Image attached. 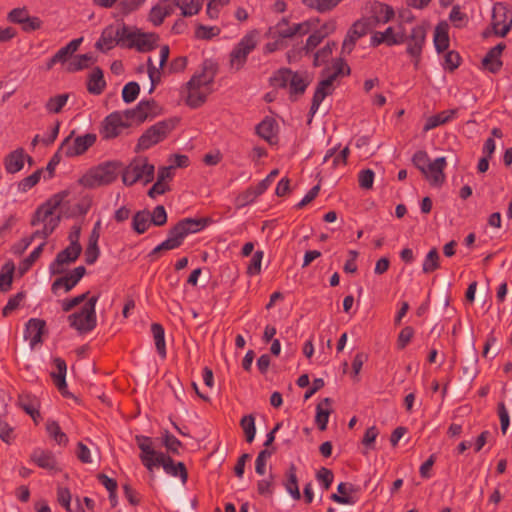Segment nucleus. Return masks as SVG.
<instances>
[{
	"mask_svg": "<svg viewBox=\"0 0 512 512\" xmlns=\"http://www.w3.org/2000/svg\"><path fill=\"white\" fill-rule=\"evenodd\" d=\"M135 440L141 450L139 458L149 472H153L154 467L162 466L166 473L179 476L183 483L187 482L188 472L183 462L174 463L170 456L157 452L148 436L137 435Z\"/></svg>",
	"mask_w": 512,
	"mask_h": 512,
	"instance_id": "nucleus-1",
	"label": "nucleus"
},
{
	"mask_svg": "<svg viewBox=\"0 0 512 512\" xmlns=\"http://www.w3.org/2000/svg\"><path fill=\"white\" fill-rule=\"evenodd\" d=\"M68 195L69 191L63 190L53 195L49 200L37 208L32 217L31 225L36 226L37 224L43 222L44 227L42 230H36L32 234L34 239L43 238L45 240L49 235L53 233L61 220L60 216L53 217L54 211L61 206L62 202Z\"/></svg>",
	"mask_w": 512,
	"mask_h": 512,
	"instance_id": "nucleus-2",
	"label": "nucleus"
},
{
	"mask_svg": "<svg viewBox=\"0 0 512 512\" xmlns=\"http://www.w3.org/2000/svg\"><path fill=\"white\" fill-rule=\"evenodd\" d=\"M122 162L118 160L106 161L90 168L79 180L85 188L94 189L107 186L115 182L121 174Z\"/></svg>",
	"mask_w": 512,
	"mask_h": 512,
	"instance_id": "nucleus-3",
	"label": "nucleus"
},
{
	"mask_svg": "<svg viewBox=\"0 0 512 512\" xmlns=\"http://www.w3.org/2000/svg\"><path fill=\"white\" fill-rule=\"evenodd\" d=\"M155 166L148 162L144 156L135 157L127 166L122 165V182L126 186H132L138 181L146 185L153 181Z\"/></svg>",
	"mask_w": 512,
	"mask_h": 512,
	"instance_id": "nucleus-4",
	"label": "nucleus"
},
{
	"mask_svg": "<svg viewBox=\"0 0 512 512\" xmlns=\"http://www.w3.org/2000/svg\"><path fill=\"white\" fill-rule=\"evenodd\" d=\"M179 123L178 118H169L147 128L139 137L135 152L145 151L165 140Z\"/></svg>",
	"mask_w": 512,
	"mask_h": 512,
	"instance_id": "nucleus-5",
	"label": "nucleus"
},
{
	"mask_svg": "<svg viewBox=\"0 0 512 512\" xmlns=\"http://www.w3.org/2000/svg\"><path fill=\"white\" fill-rule=\"evenodd\" d=\"M99 296L90 297L78 312L68 316V322L72 328L80 334L92 331L97 325L96 303Z\"/></svg>",
	"mask_w": 512,
	"mask_h": 512,
	"instance_id": "nucleus-6",
	"label": "nucleus"
},
{
	"mask_svg": "<svg viewBox=\"0 0 512 512\" xmlns=\"http://www.w3.org/2000/svg\"><path fill=\"white\" fill-rule=\"evenodd\" d=\"M210 222V218H184L169 229L168 235L171 236L178 247H180L189 234L201 231Z\"/></svg>",
	"mask_w": 512,
	"mask_h": 512,
	"instance_id": "nucleus-7",
	"label": "nucleus"
},
{
	"mask_svg": "<svg viewBox=\"0 0 512 512\" xmlns=\"http://www.w3.org/2000/svg\"><path fill=\"white\" fill-rule=\"evenodd\" d=\"M74 131L70 133L61 143L59 151H64V154L68 158L77 157L83 155L90 147H92L97 140V135L94 133H86L81 136H77L72 141Z\"/></svg>",
	"mask_w": 512,
	"mask_h": 512,
	"instance_id": "nucleus-8",
	"label": "nucleus"
},
{
	"mask_svg": "<svg viewBox=\"0 0 512 512\" xmlns=\"http://www.w3.org/2000/svg\"><path fill=\"white\" fill-rule=\"evenodd\" d=\"M467 345L469 348L468 351V361L466 365L463 367V379L461 382L454 386V394H460L463 391H467L470 389L472 382L478 375V356L474 346V341L467 340Z\"/></svg>",
	"mask_w": 512,
	"mask_h": 512,
	"instance_id": "nucleus-9",
	"label": "nucleus"
},
{
	"mask_svg": "<svg viewBox=\"0 0 512 512\" xmlns=\"http://www.w3.org/2000/svg\"><path fill=\"white\" fill-rule=\"evenodd\" d=\"M426 33L427 31L422 25L413 27L409 35L403 32L404 43L407 44L406 52L413 59L416 69L420 63L422 49L426 41Z\"/></svg>",
	"mask_w": 512,
	"mask_h": 512,
	"instance_id": "nucleus-10",
	"label": "nucleus"
},
{
	"mask_svg": "<svg viewBox=\"0 0 512 512\" xmlns=\"http://www.w3.org/2000/svg\"><path fill=\"white\" fill-rule=\"evenodd\" d=\"M256 36V31L246 34L230 53V65L236 71L244 66L247 56L255 49L257 45Z\"/></svg>",
	"mask_w": 512,
	"mask_h": 512,
	"instance_id": "nucleus-11",
	"label": "nucleus"
},
{
	"mask_svg": "<svg viewBox=\"0 0 512 512\" xmlns=\"http://www.w3.org/2000/svg\"><path fill=\"white\" fill-rule=\"evenodd\" d=\"M129 127H131V123L124 121L121 112L115 111L103 119L99 127V134L103 140H112L120 136L122 131Z\"/></svg>",
	"mask_w": 512,
	"mask_h": 512,
	"instance_id": "nucleus-12",
	"label": "nucleus"
},
{
	"mask_svg": "<svg viewBox=\"0 0 512 512\" xmlns=\"http://www.w3.org/2000/svg\"><path fill=\"white\" fill-rule=\"evenodd\" d=\"M491 26L495 35L505 37L512 27V10L501 3L495 4Z\"/></svg>",
	"mask_w": 512,
	"mask_h": 512,
	"instance_id": "nucleus-13",
	"label": "nucleus"
},
{
	"mask_svg": "<svg viewBox=\"0 0 512 512\" xmlns=\"http://www.w3.org/2000/svg\"><path fill=\"white\" fill-rule=\"evenodd\" d=\"M218 72V64L212 59H205L200 73L194 74L186 83V87H196L208 91Z\"/></svg>",
	"mask_w": 512,
	"mask_h": 512,
	"instance_id": "nucleus-14",
	"label": "nucleus"
},
{
	"mask_svg": "<svg viewBox=\"0 0 512 512\" xmlns=\"http://www.w3.org/2000/svg\"><path fill=\"white\" fill-rule=\"evenodd\" d=\"M82 252V247L68 245L65 249L60 251L54 261L50 264L49 270L52 275H59L64 273V265L75 262Z\"/></svg>",
	"mask_w": 512,
	"mask_h": 512,
	"instance_id": "nucleus-15",
	"label": "nucleus"
},
{
	"mask_svg": "<svg viewBox=\"0 0 512 512\" xmlns=\"http://www.w3.org/2000/svg\"><path fill=\"white\" fill-rule=\"evenodd\" d=\"M335 80L333 77H330L329 75L325 78L319 81L316 90L314 92L312 103L309 111V119L308 124H311L312 118L319 109V106L321 102L325 99L326 96H329L333 93L334 87L333 82Z\"/></svg>",
	"mask_w": 512,
	"mask_h": 512,
	"instance_id": "nucleus-16",
	"label": "nucleus"
},
{
	"mask_svg": "<svg viewBox=\"0 0 512 512\" xmlns=\"http://www.w3.org/2000/svg\"><path fill=\"white\" fill-rule=\"evenodd\" d=\"M178 6V0H160L149 12L148 20L154 26H160L164 19L172 15Z\"/></svg>",
	"mask_w": 512,
	"mask_h": 512,
	"instance_id": "nucleus-17",
	"label": "nucleus"
},
{
	"mask_svg": "<svg viewBox=\"0 0 512 512\" xmlns=\"http://www.w3.org/2000/svg\"><path fill=\"white\" fill-rule=\"evenodd\" d=\"M369 29V24L366 21H356L347 32L342 44L341 52L343 54H350L355 47L356 41L365 36Z\"/></svg>",
	"mask_w": 512,
	"mask_h": 512,
	"instance_id": "nucleus-18",
	"label": "nucleus"
},
{
	"mask_svg": "<svg viewBox=\"0 0 512 512\" xmlns=\"http://www.w3.org/2000/svg\"><path fill=\"white\" fill-rule=\"evenodd\" d=\"M160 37L155 32H143L137 28L134 43L131 44L132 49H136L140 53L153 51L159 45Z\"/></svg>",
	"mask_w": 512,
	"mask_h": 512,
	"instance_id": "nucleus-19",
	"label": "nucleus"
},
{
	"mask_svg": "<svg viewBox=\"0 0 512 512\" xmlns=\"http://www.w3.org/2000/svg\"><path fill=\"white\" fill-rule=\"evenodd\" d=\"M447 161L445 157H439L433 162H430L425 169V173H422L428 180L431 186L440 187L445 182L444 168L446 167Z\"/></svg>",
	"mask_w": 512,
	"mask_h": 512,
	"instance_id": "nucleus-20",
	"label": "nucleus"
},
{
	"mask_svg": "<svg viewBox=\"0 0 512 512\" xmlns=\"http://www.w3.org/2000/svg\"><path fill=\"white\" fill-rule=\"evenodd\" d=\"M46 322L43 319L31 318L25 325L24 337L30 340V348L34 349L43 342L42 335L45 332Z\"/></svg>",
	"mask_w": 512,
	"mask_h": 512,
	"instance_id": "nucleus-21",
	"label": "nucleus"
},
{
	"mask_svg": "<svg viewBox=\"0 0 512 512\" xmlns=\"http://www.w3.org/2000/svg\"><path fill=\"white\" fill-rule=\"evenodd\" d=\"M30 460L42 469L53 472L61 471L54 453L50 450L35 449L30 455Z\"/></svg>",
	"mask_w": 512,
	"mask_h": 512,
	"instance_id": "nucleus-22",
	"label": "nucleus"
},
{
	"mask_svg": "<svg viewBox=\"0 0 512 512\" xmlns=\"http://www.w3.org/2000/svg\"><path fill=\"white\" fill-rule=\"evenodd\" d=\"M310 31V24L308 21L289 26L286 18H282L275 27V34L279 38H291L296 34L305 35Z\"/></svg>",
	"mask_w": 512,
	"mask_h": 512,
	"instance_id": "nucleus-23",
	"label": "nucleus"
},
{
	"mask_svg": "<svg viewBox=\"0 0 512 512\" xmlns=\"http://www.w3.org/2000/svg\"><path fill=\"white\" fill-rule=\"evenodd\" d=\"M505 48L506 45L503 42L492 47L482 59V66L489 72L494 74L500 71L503 65V62L501 61L500 57Z\"/></svg>",
	"mask_w": 512,
	"mask_h": 512,
	"instance_id": "nucleus-24",
	"label": "nucleus"
},
{
	"mask_svg": "<svg viewBox=\"0 0 512 512\" xmlns=\"http://www.w3.org/2000/svg\"><path fill=\"white\" fill-rule=\"evenodd\" d=\"M116 38L117 25H108L102 30L99 39L95 43V48L106 53L116 47Z\"/></svg>",
	"mask_w": 512,
	"mask_h": 512,
	"instance_id": "nucleus-25",
	"label": "nucleus"
},
{
	"mask_svg": "<svg viewBox=\"0 0 512 512\" xmlns=\"http://www.w3.org/2000/svg\"><path fill=\"white\" fill-rule=\"evenodd\" d=\"M158 104L155 100H142L135 107L136 110V123L142 124L146 120L155 117L158 112Z\"/></svg>",
	"mask_w": 512,
	"mask_h": 512,
	"instance_id": "nucleus-26",
	"label": "nucleus"
},
{
	"mask_svg": "<svg viewBox=\"0 0 512 512\" xmlns=\"http://www.w3.org/2000/svg\"><path fill=\"white\" fill-rule=\"evenodd\" d=\"M332 402L331 398L326 397L316 406L315 422L320 431H325L327 429L329 416L333 412L331 409Z\"/></svg>",
	"mask_w": 512,
	"mask_h": 512,
	"instance_id": "nucleus-27",
	"label": "nucleus"
},
{
	"mask_svg": "<svg viewBox=\"0 0 512 512\" xmlns=\"http://www.w3.org/2000/svg\"><path fill=\"white\" fill-rule=\"evenodd\" d=\"M137 27L128 26L125 23L117 25L116 46L123 49H132L131 44L134 43Z\"/></svg>",
	"mask_w": 512,
	"mask_h": 512,
	"instance_id": "nucleus-28",
	"label": "nucleus"
},
{
	"mask_svg": "<svg viewBox=\"0 0 512 512\" xmlns=\"http://www.w3.org/2000/svg\"><path fill=\"white\" fill-rule=\"evenodd\" d=\"M57 372H51L50 376L54 381V384L58 388V390L64 395H68V392L66 391L67 383L65 380L66 372H67V365L64 359L60 357H56L53 360Z\"/></svg>",
	"mask_w": 512,
	"mask_h": 512,
	"instance_id": "nucleus-29",
	"label": "nucleus"
},
{
	"mask_svg": "<svg viewBox=\"0 0 512 512\" xmlns=\"http://www.w3.org/2000/svg\"><path fill=\"white\" fill-rule=\"evenodd\" d=\"M25 153L23 148H17L4 158V166L8 173L19 172L24 166Z\"/></svg>",
	"mask_w": 512,
	"mask_h": 512,
	"instance_id": "nucleus-30",
	"label": "nucleus"
},
{
	"mask_svg": "<svg viewBox=\"0 0 512 512\" xmlns=\"http://www.w3.org/2000/svg\"><path fill=\"white\" fill-rule=\"evenodd\" d=\"M276 128V121L273 118L266 117L256 126V133L268 143L273 144V139H276Z\"/></svg>",
	"mask_w": 512,
	"mask_h": 512,
	"instance_id": "nucleus-31",
	"label": "nucleus"
},
{
	"mask_svg": "<svg viewBox=\"0 0 512 512\" xmlns=\"http://www.w3.org/2000/svg\"><path fill=\"white\" fill-rule=\"evenodd\" d=\"M105 86L106 82L104 80L102 69L100 67H95L88 78V92L93 95H100L105 89Z\"/></svg>",
	"mask_w": 512,
	"mask_h": 512,
	"instance_id": "nucleus-32",
	"label": "nucleus"
},
{
	"mask_svg": "<svg viewBox=\"0 0 512 512\" xmlns=\"http://www.w3.org/2000/svg\"><path fill=\"white\" fill-rule=\"evenodd\" d=\"M309 80L306 77H303L298 72H292L290 83H289V92H290V99L296 100V97L298 95L304 94L307 87L309 86Z\"/></svg>",
	"mask_w": 512,
	"mask_h": 512,
	"instance_id": "nucleus-33",
	"label": "nucleus"
},
{
	"mask_svg": "<svg viewBox=\"0 0 512 512\" xmlns=\"http://www.w3.org/2000/svg\"><path fill=\"white\" fill-rule=\"evenodd\" d=\"M338 493H333L330 499L339 504H353L355 501L352 497L348 496L349 493H355L358 489L348 483L341 482L337 487Z\"/></svg>",
	"mask_w": 512,
	"mask_h": 512,
	"instance_id": "nucleus-34",
	"label": "nucleus"
},
{
	"mask_svg": "<svg viewBox=\"0 0 512 512\" xmlns=\"http://www.w3.org/2000/svg\"><path fill=\"white\" fill-rule=\"evenodd\" d=\"M152 225L150 220V211L148 209H143L137 211L132 217V229L137 234H144Z\"/></svg>",
	"mask_w": 512,
	"mask_h": 512,
	"instance_id": "nucleus-35",
	"label": "nucleus"
},
{
	"mask_svg": "<svg viewBox=\"0 0 512 512\" xmlns=\"http://www.w3.org/2000/svg\"><path fill=\"white\" fill-rule=\"evenodd\" d=\"M186 89L188 92L186 104L191 108H198L202 106L206 102L208 94L211 92V89L204 91L201 88L196 87H186Z\"/></svg>",
	"mask_w": 512,
	"mask_h": 512,
	"instance_id": "nucleus-36",
	"label": "nucleus"
},
{
	"mask_svg": "<svg viewBox=\"0 0 512 512\" xmlns=\"http://www.w3.org/2000/svg\"><path fill=\"white\" fill-rule=\"evenodd\" d=\"M457 113V109H450L442 111L436 115L430 116L423 127L425 132L432 130L439 125L445 124L450 121Z\"/></svg>",
	"mask_w": 512,
	"mask_h": 512,
	"instance_id": "nucleus-37",
	"label": "nucleus"
},
{
	"mask_svg": "<svg viewBox=\"0 0 512 512\" xmlns=\"http://www.w3.org/2000/svg\"><path fill=\"white\" fill-rule=\"evenodd\" d=\"M94 62H96V58L90 53L77 55L69 61L66 70L69 73H75L88 68Z\"/></svg>",
	"mask_w": 512,
	"mask_h": 512,
	"instance_id": "nucleus-38",
	"label": "nucleus"
},
{
	"mask_svg": "<svg viewBox=\"0 0 512 512\" xmlns=\"http://www.w3.org/2000/svg\"><path fill=\"white\" fill-rule=\"evenodd\" d=\"M151 332L155 341L156 350L162 359L166 358V345H165V332L164 328L159 323L151 325Z\"/></svg>",
	"mask_w": 512,
	"mask_h": 512,
	"instance_id": "nucleus-39",
	"label": "nucleus"
},
{
	"mask_svg": "<svg viewBox=\"0 0 512 512\" xmlns=\"http://www.w3.org/2000/svg\"><path fill=\"white\" fill-rule=\"evenodd\" d=\"M434 45L438 53L447 50L449 47V35L446 24L444 26L442 24L436 26L434 33Z\"/></svg>",
	"mask_w": 512,
	"mask_h": 512,
	"instance_id": "nucleus-40",
	"label": "nucleus"
},
{
	"mask_svg": "<svg viewBox=\"0 0 512 512\" xmlns=\"http://www.w3.org/2000/svg\"><path fill=\"white\" fill-rule=\"evenodd\" d=\"M296 466L291 464L287 471V481L285 483L286 490L290 493L293 499L300 500L301 494L298 487V479L296 475Z\"/></svg>",
	"mask_w": 512,
	"mask_h": 512,
	"instance_id": "nucleus-41",
	"label": "nucleus"
},
{
	"mask_svg": "<svg viewBox=\"0 0 512 512\" xmlns=\"http://www.w3.org/2000/svg\"><path fill=\"white\" fill-rule=\"evenodd\" d=\"M440 268V255L437 248L433 247L426 255L422 271L425 274H430Z\"/></svg>",
	"mask_w": 512,
	"mask_h": 512,
	"instance_id": "nucleus-42",
	"label": "nucleus"
},
{
	"mask_svg": "<svg viewBox=\"0 0 512 512\" xmlns=\"http://www.w3.org/2000/svg\"><path fill=\"white\" fill-rule=\"evenodd\" d=\"M203 0H178V8L181 9L183 17H191L199 13Z\"/></svg>",
	"mask_w": 512,
	"mask_h": 512,
	"instance_id": "nucleus-43",
	"label": "nucleus"
},
{
	"mask_svg": "<svg viewBox=\"0 0 512 512\" xmlns=\"http://www.w3.org/2000/svg\"><path fill=\"white\" fill-rule=\"evenodd\" d=\"M83 41V37L73 39L66 46L60 48L56 53V58L60 63H66L68 59L76 52Z\"/></svg>",
	"mask_w": 512,
	"mask_h": 512,
	"instance_id": "nucleus-44",
	"label": "nucleus"
},
{
	"mask_svg": "<svg viewBox=\"0 0 512 512\" xmlns=\"http://www.w3.org/2000/svg\"><path fill=\"white\" fill-rule=\"evenodd\" d=\"M15 271V265L13 262H7L2 267L0 274V290L7 292L12 285L13 273Z\"/></svg>",
	"mask_w": 512,
	"mask_h": 512,
	"instance_id": "nucleus-45",
	"label": "nucleus"
},
{
	"mask_svg": "<svg viewBox=\"0 0 512 512\" xmlns=\"http://www.w3.org/2000/svg\"><path fill=\"white\" fill-rule=\"evenodd\" d=\"M240 426L244 432L245 440L248 443H252L256 434L255 417L253 414L243 416L240 420Z\"/></svg>",
	"mask_w": 512,
	"mask_h": 512,
	"instance_id": "nucleus-46",
	"label": "nucleus"
},
{
	"mask_svg": "<svg viewBox=\"0 0 512 512\" xmlns=\"http://www.w3.org/2000/svg\"><path fill=\"white\" fill-rule=\"evenodd\" d=\"M292 70L289 68H281L270 78V83L274 87L286 88L289 86Z\"/></svg>",
	"mask_w": 512,
	"mask_h": 512,
	"instance_id": "nucleus-47",
	"label": "nucleus"
},
{
	"mask_svg": "<svg viewBox=\"0 0 512 512\" xmlns=\"http://www.w3.org/2000/svg\"><path fill=\"white\" fill-rule=\"evenodd\" d=\"M45 245H46V242L45 241L42 242L38 247H36L30 253V255L28 257H26L25 259H23L20 262L19 271L21 274H24L25 272H27L32 267V265L40 258Z\"/></svg>",
	"mask_w": 512,
	"mask_h": 512,
	"instance_id": "nucleus-48",
	"label": "nucleus"
},
{
	"mask_svg": "<svg viewBox=\"0 0 512 512\" xmlns=\"http://www.w3.org/2000/svg\"><path fill=\"white\" fill-rule=\"evenodd\" d=\"M46 430L51 438H53L59 445L66 446L68 443L67 435L61 431V428L56 421H48Z\"/></svg>",
	"mask_w": 512,
	"mask_h": 512,
	"instance_id": "nucleus-49",
	"label": "nucleus"
},
{
	"mask_svg": "<svg viewBox=\"0 0 512 512\" xmlns=\"http://www.w3.org/2000/svg\"><path fill=\"white\" fill-rule=\"evenodd\" d=\"M69 98V94H59L54 97L48 99L45 104V108L49 113H60L62 108L65 106L67 100Z\"/></svg>",
	"mask_w": 512,
	"mask_h": 512,
	"instance_id": "nucleus-50",
	"label": "nucleus"
},
{
	"mask_svg": "<svg viewBox=\"0 0 512 512\" xmlns=\"http://www.w3.org/2000/svg\"><path fill=\"white\" fill-rule=\"evenodd\" d=\"M18 405L27 414L31 412L36 413V408H39V401L30 394H21L18 397Z\"/></svg>",
	"mask_w": 512,
	"mask_h": 512,
	"instance_id": "nucleus-51",
	"label": "nucleus"
},
{
	"mask_svg": "<svg viewBox=\"0 0 512 512\" xmlns=\"http://www.w3.org/2000/svg\"><path fill=\"white\" fill-rule=\"evenodd\" d=\"M221 30L217 26H205L198 24L195 30V37L201 40H210L220 34Z\"/></svg>",
	"mask_w": 512,
	"mask_h": 512,
	"instance_id": "nucleus-52",
	"label": "nucleus"
},
{
	"mask_svg": "<svg viewBox=\"0 0 512 512\" xmlns=\"http://www.w3.org/2000/svg\"><path fill=\"white\" fill-rule=\"evenodd\" d=\"M336 47V43L334 41L328 42L324 47L318 50L314 54L313 65L320 66L322 63H325L328 58L331 56L333 49Z\"/></svg>",
	"mask_w": 512,
	"mask_h": 512,
	"instance_id": "nucleus-53",
	"label": "nucleus"
},
{
	"mask_svg": "<svg viewBox=\"0 0 512 512\" xmlns=\"http://www.w3.org/2000/svg\"><path fill=\"white\" fill-rule=\"evenodd\" d=\"M139 92V84L135 81H131L123 87L122 99L125 103H131L137 99Z\"/></svg>",
	"mask_w": 512,
	"mask_h": 512,
	"instance_id": "nucleus-54",
	"label": "nucleus"
},
{
	"mask_svg": "<svg viewBox=\"0 0 512 512\" xmlns=\"http://www.w3.org/2000/svg\"><path fill=\"white\" fill-rule=\"evenodd\" d=\"M42 172H43V169H37L31 175L23 178L18 183V190L21 192H26L29 189H31L32 187H34L40 181Z\"/></svg>",
	"mask_w": 512,
	"mask_h": 512,
	"instance_id": "nucleus-55",
	"label": "nucleus"
},
{
	"mask_svg": "<svg viewBox=\"0 0 512 512\" xmlns=\"http://www.w3.org/2000/svg\"><path fill=\"white\" fill-rule=\"evenodd\" d=\"M276 451L275 447L271 449H263L258 453V456L255 461V471L259 475L265 474V466L268 458L272 456V454Z\"/></svg>",
	"mask_w": 512,
	"mask_h": 512,
	"instance_id": "nucleus-56",
	"label": "nucleus"
},
{
	"mask_svg": "<svg viewBox=\"0 0 512 512\" xmlns=\"http://www.w3.org/2000/svg\"><path fill=\"white\" fill-rule=\"evenodd\" d=\"M76 286V283L70 278L68 274L55 279L51 285L53 294H57L60 288H64L65 292L71 291Z\"/></svg>",
	"mask_w": 512,
	"mask_h": 512,
	"instance_id": "nucleus-57",
	"label": "nucleus"
},
{
	"mask_svg": "<svg viewBox=\"0 0 512 512\" xmlns=\"http://www.w3.org/2000/svg\"><path fill=\"white\" fill-rule=\"evenodd\" d=\"M151 223L155 226L161 227L167 223V212L163 205L156 206L152 212H150Z\"/></svg>",
	"mask_w": 512,
	"mask_h": 512,
	"instance_id": "nucleus-58",
	"label": "nucleus"
},
{
	"mask_svg": "<svg viewBox=\"0 0 512 512\" xmlns=\"http://www.w3.org/2000/svg\"><path fill=\"white\" fill-rule=\"evenodd\" d=\"M260 194H257L256 188H248L243 193L239 194L236 197L235 204L237 208H242L248 205L249 203L253 202L256 197H258Z\"/></svg>",
	"mask_w": 512,
	"mask_h": 512,
	"instance_id": "nucleus-59",
	"label": "nucleus"
},
{
	"mask_svg": "<svg viewBox=\"0 0 512 512\" xmlns=\"http://www.w3.org/2000/svg\"><path fill=\"white\" fill-rule=\"evenodd\" d=\"M146 0H122L118 3L117 9L123 15H129L136 11Z\"/></svg>",
	"mask_w": 512,
	"mask_h": 512,
	"instance_id": "nucleus-60",
	"label": "nucleus"
},
{
	"mask_svg": "<svg viewBox=\"0 0 512 512\" xmlns=\"http://www.w3.org/2000/svg\"><path fill=\"white\" fill-rule=\"evenodd\" d=\"M382 34L386 39L385 44L387 46L398 45L405 42L403 32H395L393 27H388Z\"/></svg>",
	"mask_w": 512,
	"mask_h": 512,
	"instance_id": "nucleus-61",
	"label": "nucleus"
},
{
	"mask_svg": "<svg viewBox=\"0 0 512 512\" xmlns=\"http://www.w3.org/2000/svg\"><path fill=\"white\" fill-rule=\"evenodd\" d=\"M327 37V33H323L322 30H316L314 31L306 40V44L303 47V49L306 51V53H309L314 48H316L322 40Z\"/></svg>",
	"mask_w": 512,
	"mask_h": 512,
	"instance_id": "nucleus-62",
	"label": "nucleus"
},
{
	"mask_svg": "<svg viewBox=\"0 0 512 512\" xmlns=\"http://www.w3.org/2000/svg\"><path fill=\"white\" fill-rule=\"evenodd\" d=\"M163 444L168 452L177 455L179 454V448L182 447L181 441H179L174 435L170 434L168 431H165L163 435Z\"/></svg>",
	"mask_w": 512,
	"mask_h": 512,
	"instance_id": "nucleus-63",
	"label": "nucleus"
},
{
	"mask_svg": "<svg viewBox=\"0 0 512 512\" xmlns=\"http://www.w3.org/2000/svg\"><path fill=\"white\" fill-rule=\"evenodd\" d=\"M449 20L457 28L465 26L468 22L467 15L460 10L459 6H453L449 15Z\"/></svg>",
	"mask_w": 512,
	"mask_h": 512,
	"instance_id": "nucleus-64",
	"label": "nucleus"
}]
</instances>
